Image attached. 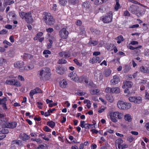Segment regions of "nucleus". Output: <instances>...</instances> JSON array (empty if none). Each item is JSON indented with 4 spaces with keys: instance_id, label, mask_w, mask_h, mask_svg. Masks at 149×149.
Listing matches in <instances>:
<instances>
[{
    "instance_id": "7",
    "label": "nucleus",
    "mask_w": 149,
    "mask_h": 149,
    "mask_svg": "<svg viewBox=\"0 0 149 149\" xmlns=\"http://www.w3.org/2000/svg\"><path fill=\"white\" fill-rule=\"evenodd\" d=\"M24 63L22 61H18L16 62L14 64L15 67L19 68L20 72H23L25 70L24 67L23 66Z\"/></svg>"
},
{
    "instance_id": "59",
    "label": "nucleus",
    "mask_w": 149,
    "mask_h": 149,
    "mask_svg": "<svg viewBox=\"0 0 149 149\" xmlns=\"http://www.w3.org/2000/svg\"><path fill=\"white\" fill-rule=\"evenodd\" d=\"M124 15L125 16H129L130 14L129 12L127 11H125L124 13Z\"/></svg>"
},
{
    "instance_id": "25",
    "label": "nucleus",
    "mask_w": 149,
    "mask_h": 149,
    "mask_svg": "<svg viewBox=\"0 0 149 149\" xmlns=\"http://www.w3.org/2000/svg\"><path fill=\"white\" fill-rule=\"evenodd\" d=\"M22 143V141L19 140H15L11 142V144L12 145H14L15 144H17L18 146H20L21 145Z\"/></svg>"
},
{
    "instance_id": "46",
    "label": "nucleus",
    "mask_w": 149,
    "mask_h": 149,
    "mask_svg": "<svg viewBox=\"0 0 149 149\" xmlns=\"http://www.w3.org/2000/svg\"><path fill=\"white\" fill-rule=\"evenodd\" d=\"M134 139L132 136H130L127 138V140L130 143L132 142Z\"/></svg>"
},
{
    "instance_id": "58",
    "label": "nucleus",
    "mask_w": 149,
    "mask_h": 149,
    "mask_svg": "<svg viewBox=\"0 0 149 149\" xmlns=\"http://www.w3.org/2000/svg\"><path fill=\"white\" fill-rule=\"evenodd\" d=\"M2 134H7L8 133L9 131L7 129H4L2 130Z\"/></svg>"
},
{
    "instance_id": "22",
    "label": "nucleus",
    "mask_w": 149,
    "mask_h": 149,
    "mask_svg": "<svg viewBox=\"0 0 149 149\" xmlns=\"http://www.w3.org/2000/svg\"><path fill=\"white\" fill-rule=\"evenodd\" d=\"M14 2L15 1L13 0H5L3 3V5L4 6L10 5L14 3Z\"/></svg>"
},
{
    "instance_id": "54",
    "label": "nucleus",
    "mask_w": 149,
    "mask_h": 149,
    "mask_svg": "<svg viewBox=\"0 0 149 149\" xmlns=\"http://www.w3.org/2000/svg\"><path fill=\"white\" fill-rule=\"evenodd\" d=\"M7 31H6V30L3 29L0 31V34H5L7 33Z\"/></svg>"
},
{
    "instance_id": "9",
    "label": "nucleus",
    "mask_w": 149,
    "mask_h": 149,
    "mask_svg": "<svg viewBox=\"0 0 149 149\" xmlns=\"http://www.w3.org/2000/svg\"><path fill=\"white\" fill-rule=\"evenodd\" d=\"M139 8L138 6L135 5H132L129 8V10L131 13L136 15L139 13Z\"/></svg>"
},
{
    "instance_id": "45",
    "label": "nucleus",
    "mask_w": 149,
    "mask_h": 149,
    "mask_svg": "<svg viewBox=\"0 0 149 149\" xmlns=\"http://www.w3.org/2000/svg\"><path fill=\"white\" fill-rule=\"evenodd\" d=\"M111 88L109 87H107L105 89V91L107 93H111Z\"/></svg>"
},
{
    "instance_id": "14",
    "label": "nucleus",
    "mask_w": 149,
    "mask_h": 149,
    "mask_svg": "<svg viewBox=\"0 0 149 149\" xmlns=\"http://www.w3.org/2000/svg\"><path fill=\"white\" fill-rule=\"evenodd\" d=\"M7 100V98L6 97H4L3 98H0V104L2 105L3 109L5 110L7 109L6 104Z\"/></svg>"
},
{
    "instance_id": "1",
    "label": "nucleus",
    "mask_w": 149,
    "mask_h": 149,
    "mask_svg": "<svg viewBox=\"0 0 149 149\" xmlns=\"http://www.w3.org/2000/svg\"><path fill=\"white\" fill-rule=\"evenodd\" d=\"M50 72L51 70L49 68L45 67L43 68L38 72L40 79L48 80L50 76Z\"/></svg>"
},
{
    "instance_id": "19",
    "label": "nucleus",
    "mask_w": 149,
    "mask_h": 149,
    "mask_svg": "<svg viewBox=\"0 0 149 149\" xmlns=\"http://www.w3.org/2000/svg\"><path fill=\"white\" fill-rule=\"evenodd\" d=\"M140 70L143 73H148L149 72V71L148 68L146 67L141 66L140 68Z\"/></svg>"
},
{
    "instance_id": "6",
    "label": "nucleus",
    "mask_w": 149,
    "mask_h": 149,
    "mask_svg": "<svg viewBox=\"0 0 149 149\" xmlns=\"http://www.w3.org/2000/svg\"><path fill=\"white\" fill-rule=\"evenodd\" d=\"M69 33L68 32L65 28H63L59 32V35L60 37L64 39H66L68 38Z\"/></svg>"
},
{
    "instance_id": "63",
    "label": "nucleus",
    "mask_w": 149,
    "mask_h": 149,
    "mask_svg": "<svg viewBox=\"0 0 149 149\" xmlns=\"http://www.w3.org/2000/svg\"><path fill=\"white\" fill-rule=\"evenodd\" d=\"M65 52H62L59 53V55L61 57H63L65 55Z\"/></svg>"
},
{
    "instance_id": "55",
    "label": "nucleus",
    "mask_w": 149,
    "mask_h": 149,
    "mask_svg": "<svg viewBox=\"0 0 149 149\" xmlns=\"http://www.w3.org/2000/svg\"><path fill=\"white\" fill-rule=\"evenodd\" d=\"M43 54H51V52L50 51L48 50H45L43 51Z\"/></svg>"
},
{
    "instance_id": "62",
    "label": "nucleus",
    "mask_w": 149,
    "mask_h": 149,
    "mask_svg": "<svg viewBox=\"0 0 149 149\" xmlns=\"http://www.w3.org/2000/svg\"><path fill=\"white\" fill-rule=\"evenodd\" d=\"M85 121H81L80 122V126L82 128H84V127Z\"/></svg>"
},
{
    "instance_id": "44",
    "label": "nucleus",
    "mask_w": 149,
    "mask_h": 149,
    "mask_svg": "<svg viewBox=\"0 0 149 149\" xmlns=\"http://www.w3.org/2000/svg\"><path fill=\"white\" fill-rule=\"evenodd\" d=\"M82 81L87 84L88 83V79L86 77H83L82 78Z\"/></svg>"
},
{
    "instance_id": "61",
    "label": "nucleus",
    "mask_w": 149,
    "mask_h": 149,
    "mask_svg": "<svg viewBox=\"0 0 149 149\" xmlns=\"http://www.w3.org/2000/svg\"><path fill=\"white\" fill-rule=\"evenodd\" d=\"M82 22L80 20H78L76 22V24L78 26H81L82 24Z\"/></svg>"
},
{
    "instance_id": "13",
    "label": "nucleus",
    "mask_w": 149,
    "mask_h": 149,
    "mask_svg": "<svg viewBox=\"0 0 149 149\" xmlns=\"http://www.w3.org/2000/svg\"><path fill=\"white\" fill-rule=\"evenodd\" d=\"M120 81L119 77L117 75H114L113 77V79L110 81L112 85H115L118 84Z\"/></svg>"
},
{
    "instance_id": "39",
    "label": "nucleus",
    "mask_w": 149,
    "mask_h": 149,
    "mask_svg": "<svg viewBox=\"0 0 149 149\" xmlns=\"http://www.w3.org/2000/svg\"><path fill=\"white\" fill-rule=\"evenodd\" d=\"M141 47L142 46H139L136 47H134L132 45L128 46L127 47L128 48L132 50H133L134 49H137Z\"/></svg>"
},
{
    "instance_id": "60",
    "label": "nucleus",
    "mask_w": 149,
    "mask_h": 149,
    "mask_svg": "<svg viewBox=\"0 0 149 149\" xmlns=\"http://www.w3.org/2000/svg\"><path fill=\"white\" fill-rule=\"evenodd\" d=\"M139 25L138 24H134L133 25H131L129 27L130 28H138L139 27Z\"/></svg>"
},
{
    "instance_id": "43",
    "label": "nucleus",
    "mask_w": 149,
    "mask_h": 149,
    "mask_svg": "<svg viewBox=\"0 0 149 149\" xmlns=\"http://www.w3.org/2000/svg\"><path fill=\"white\" fill-rule=\"evenodd\" d=\"M13 86H21V84L17 80L15 79V81L14 82Z\"/></svg>"
},
{
    "instance_id": "24",
    "label": "nucleus",
    "mask_w": 149,
    "mask_h": 149,
    "mask_svg": "<svg viewBox=\"0 0 149 149\" xmlns=\"http://www.w3.org/2000/svg\"><path fill=\"white\" fill-rule=\"evenodd\" d=\"M111 93H120L119 88L118 87L111 88Z\"/></svg>"
},
{
    "instance_id": "48",
    "label": "nucleus",
    "mask_w": 149,
    "mask_h": 149,
    "mask_svg": "<svg viewBox=\"0 0 149 149\" xmlns=\"http://www.w3.org/2000/svg\"><path fill=\"white\" fill-rule=\"evenodd\" d=\"M43 130L46 132H49L51 130L49 127L47 126H45L44 127Z\"/></svg>"
},
{
    "instance_id": "56",
    "label": "nucleus",
    "mask_w": 149,
    "mask_h": 149,
    "mask_svg": "<svg viewBox=\"0 0 149 149\" xmlns=\"http://www.w3.org/2000/svg\"><path fill=\"white\" fill-rule=\"evenodd\" d=\"M46 30L47 32L49 33H51L54 31L53 29L52 28L47 29H46Z\"/></svg>"
},
{
    "instance_id": "17",
    "label": "nucleus",
    "mask_w": 149,
    "mask_h": 149,
    "mask_svg": "<svg viewBox=\"0 0 149 149\" xmlns=\"http://www.w3.org/2000/svg\"><path fill=\"white\" fill-rule=\"evenodd\" d=\"M125 102L123 101H119L117 104L118 107L120 109H124Z\"/></svg>"
},
{
    "instance_id": "42",
    "label": "nucleus",
    "mask_w": 149,
    "mask_h": 149,
    "mask_svg": "<svg viewBox=\"0 0 149 149\" xmlns=\"http://www.w3.org/2000/svg\"><path fill=\"white\" fill-rule=\"evenodd\" d=\"M36 93V91H35L34 89L31 91L29 93V95L31 97V98H33V95Z\"/></svg>"
},
{
    "instance_id": "21",
    "label": "nucleus",
    "mask_w": 149,
    "mask_h": 149,
    "mask_svg": "<svg viewBox=\"0 0 149 149\" xmlns=\"http://www.w3.org/2000/svg\"><path fill=\"white\" fill-rule=\"evenodd\" d=\"M67 85V83L65 80H63L60 82V86L62 88H65Z\"/></svg>"
},
{
    "instance_id": "53",
    "label": "nucleus",
    "mask_w": 149,
    "mask_h": 149,
    "mask_svg": "<svg viewBox=\"0 0 149 149\" xmlns=\"http://www.w3.org/2000/svg\"><path fill=\"white\" fill-rule=\"evenodd\" d=\"M116 39L117 40H120L123 41V38L122 36H120L116 38Z\"/></svg>"
},
{
    "instance_id": "31",
    "label": "nucleus",
    "mask_w": 149,
    "mask_h": 149,
    "mask_svg": "<svg viewBox=\"0 0 149 149\" xmlns=\"http://www.w3.org/2000/svg\"><path fill=\"white\" fill-rule=\"evenodd\" d=\"M100 60V58L98 57L95 56V57H93L92 60V63H97V61H99Z\"/></svg>"
},
{
    "instance_id": "33",
    "label": "nucleus",
    "mask_w": 149,
    "mask_h": 149,
    "mask_svg": "<svg viewBox=\"0 0 149 149\" xmlns=\"http://www.w3.org/2000/svg\"><path fill=\"white\" fill-rule=\"evenodd\" d=\"M34 68V66L33 64H30L29 66H26L24 67L25 70H28L32 69Z\"/></svg>"
},
{
    "instance_id": "47",
    "label": "nucleus",
    "mask_w": 149,
    "mask_h": 149,
    "mask_svg": "<svg viewBox=\"0 0 149 149\" xmlns=\"http://www.w3.org/2000/svg\"><path fill=\"white\" fill-rule=\"evenodd\" d=\"M49 43L47 44V48L48 49L50 48L53 44V41L52 40L49 39Z\"/></svg>"
},
{
    "instance_id": "5",
    "label": "nucleus",
    "mask_w": 149,
    "mask_h": 149,
    "mask_svg": "<svg viewBox=\"0 0 149 149\" xmlns=\"http://www.w3.org/2000/svg\"><path fill=\"white\" fill-rule=\"evenodd\" d=\"M113 14L111 11L109 12L108 15L102 18V21L104 23H109L112 20Z\"/></svg>"
},
{
    "instance_id": "57",
    "label": "nucleus",
    "mask_w": 149,
    "mask_h": 149,
    "mask_svg": "<svg viewBox=\"0 0 149 149\" xmlns=\"http://www.w3.org/2000/svg\"><path fill=\"white\" fill-rule=\"evenodd\" d=\"M90 42L94 46L97 45L98 43V41H91Z\"/></svg>"
},
{
    "instance_id": "51",
    "label": "nucleus",
    "mask_w": 149,
    "mask_h": 149,
    "mask_svg": "<svg viewBox=\"0 0 149 149\" xmlns=\"http://www.w3.org/2000/svg\"><path fill=\"white\" fill-rule=\"evenodd\" d=\"M34 90L36 91L37 93H42V91L38 87L36 88Z\"/></svg>"
},
{
    "instance_id": "41",
    "label": "nucleus",
    "mask_w": 149,
    "mask_h": 149,
    "mask_svg": "<svg viewBox=\"0 0 149 149\" xmlns=\"http://www.w3.org/2000/svg\"><path fill=\"white\" fill-rule=\"evenodd\" d=\"M60 4L63 6H64L67 3V0H59Z\"/></svg>"
},
{
    "instance_id": "40",
    "label": "nucleus",
    "mask_w": 149,
    "mask_h": 149,
    "mask_svg": "<svg viewBox=\"0 0 149 149\" xmlns=\"http://www.w3.org/2000/svg\"><path fill=\"white\" fill-rule=\"evenodd\" d=\"M116 4L115 6V9L117 10L119 9L120 5L119 3V0H116Z\"/></svg>"
},
{
    "instance_id": "15",
    "label": "nucleus",
    "mask_w": 149,
    "mask_h": 149,
    "mask_svg": "<svg viewBox=\"0 0 149 149\" xmlns=\"http://www.w3.org/2000/svg\"><path fill=\"white\" fill-rule=\"evenodd\" d=\"M65 70V69L64 68L60 67V66H57L56 68V72L60 74H63Z\"/></svg>"
},
{
    "instance_id": "38",
    "label": "nucleus",
    "mask_w": 149,
    "mask_h": 149,
    "mask_svg": "<svg viewBox=\"0 0 149 149\" xmlns=\"http://www.w3.org/2000/svg\"><path fill=\"white\" fill-rule=\"evenodd\" d=\"M22 138L24 141H25L27 139L29 138V137L26 134H23L22 135Z\"/></svg>"
},
{
    "instance_id": "30",
    "label": "nucleus",
    "mask_w": 149,
    "mask_h": 149,
    "mask_svg": "<svg viewBox=\"0 0 149 149\" xmlns=\"http://www.w3.org/2000/svg\"><path fill=\"white\" fill-rule=\"evenodd\" d=\"M91 1H93L94 4L96 5H99L102 3V0H91Z\"/></svg>"
},
{
    "instance_id": "52",
    "label": "nucleus",
    "mask_w": 149,
    "mask_h": 149,
    "mask_svg": "<svg viewBox=\"0 0 149 149\" xmlns=\"http://www.w3.org/2000/svg\"><path fill=\"white\" fill-rule=\"evenodd\" d=\"M5 61V60L3 58H0V65H2L4 63Z\"/></svg>"
},
{
    "instance_id": "3",
    "label": "nucleus",
    "mask_w": 149,
    "mask_h": 149,
    "mask_svg": "<svg viewBox=\"0 0 149 149\" xmlns=\"http://www.w3.org/2000/svg\"><path fill=\"white\" fill-rule=\"evenodd\" d=\"M44 15L45 16L43 17V19L47 25L51 26L54 24L55 20L50 13H45Z\"/></svg>"
},
{
    "instance_id": "27",
    "label": "nucleus",
    "mask_w": 149,
    "mask_h": 149,
    "mask_svg": "<svg viewBox=\"0 0 149 149\" xmlns=\"http://www.w3.org/2000/svg\"><path fill=\"white\" fill-rule=\"evenodd\" d=\"M89 4L87 1L84 2L82 5L83 8H85L86 9H88L90 7Z\"/></svg>"
},
{
    "instance_id": "16",
    "label": "nucleus",
    "mask_w": 149,
    "mask_h": 149,
    "mask_svg": "<svg viewBox=\"0 0 149 149\" xmlns=\"http://www.w3.org/2000/svg\"><path fill=\"white\" fill-rule=\"evenodd\" d=\"M124 85L122 86L123 88H125L126 87L130 88L132 86V84L131 81H126L124 82Z\"/></svg>"
},
{
    "instance_id": "23",
    "label": "nucleus",
    "mask_w": 149,
    "mask_h": 149,
    "mask_svg": "<svg viewBox=\"0 0 149 149\" xmlns=\"http://www.w3.org/2000/svg\"><path fill=\"white\" fill-rule=\"evenodd\" d=\"M123 142V140L121 139H117L116 141V146H117L118 148L119 146H120Z\"/></svg>"
},
{
    "instance_id": "12",
    "label": "nucleus",
    "mask_w": 149,
    "mask_h": 149,
    "mask_svg": "<svg viewBox=\"0 0 149 149\" xmlns=\"http://www.w3.org/2000/svg\"><path fill=\"white\" fill-rule=\"evenodd\" d=\"M68 76L70 77L72 80H73L75 82H79V78L76 74L74 72L70 73L69 74Z\"/></svg>"
},
{
    "instance_id": "49",
    "label": "nucleus",
    "mask_w": 149,
    "mask_h": 149,
    "mask_svg": "<svg viewBox=\"0 0 149 149\" xmlns=\"http://www.w3.org/2000/svg\"><path fill=\"white\" fill-rule=\"evenodd\" d=\"M65 54L64 56V57L65 58H68L70 56V54L68 52H65Z\"/></svg>"
},
{
    "instance_id": "2",
    "label": "nucleus",
    "mask_w": 149,
    "mask_h": 149,
    "mask_svg": "<svg viewBox=\"0 0 149 149\" xmlns=\"http://www.w3.org/2000/svg\"><path fill=\"white\" fill-rule=\"evenodd\" d=\"M19 15L22 19H24L27 23H31L33 21V19L30 12L25 13L22 12L19 13Z\"/></svg>"
},
{
    "instance_id": "34",
    "label": "nucleus",
    "mask_w": 149,
    "mask_h": 149,
    "mask_svg": "<svg viewBox=\"0 0 149 149\" xmlns=\"http://www.w3.org/2000/svg\"><path fill=\"white\" fill-rule=\"evenodd\" d=\"M105 97L107 100H108L109 102H112L113 101L112 97L111 95H107Z\"/></svg>"
},
{
    "instance_id": "4",
    "label": "nucleus",
    "mask_w": 149,
    "mask_h": 149,
    "mask_svg": "<svg viewBox=\"0 0 149 149\" xmlns=\"http://www.w3.org/2000/svg\"><path fill=\"white\" fill-rule=\"evenodd\" d=\"M109 116L111 120L114 123L117 121L116 118L119 119L122 118V114L121 113L117 112H111L109 113Z\"/></svg>"
},
{
    "instance_id": "64",
    "label": "nucleus",
    "mask_w": 149,
    "mask_h": 149,
    "mask_svg": "<svg viewBox=\"0 0 149 149\" xmlns=\"http://www.w3.org/2000/svg\"><path fill=\"white\" fill-rule=\"evenodd\" d=\"M146 129L149 131V123H146L145 125Z\"/></svg>"
},
{
    "instance_id": "32",
    "label": "nucleus",
    "mask_w": 149,
    "mask_h": 149,
    "mask_svg": "<svg viewBox=\"0 0 149 149\" xmlns=\"http://www.w3.org/2000/svg\"><path fill=\"white\" fill-rule=\"evenodd\" d=\"M39 136L42 137V138L46 141H48L49 140V138L46 137L45 133H41L39 135Z\"/></svg>"
},
{
    "instance_id": "36",
    "label": "nucleus",
    "mask_w": 149,
    "mask_h": 149,
    "mask_svg": "<svg viewBox=\"0 0 149 149\" xmlns=\"http://www.w3.org/2000/svg\"><path fill=\"white\" fill-rule=\"evenodd\" d=\"M128 146L127 144L124 143L122 145L121 144L120 146H119L117 149H123L124 148H127Z\"/></svg>"
},
{
    "instance_id": "37",
    "label": "nucleus",
    "mask_w": 149,
    "mask_h": 149,
    "mask_svg": "<svg viewBox=\"0 0 149 149\" xmlns=\"http://www.w3.org/2000/svg\"><path fill=\"white\" fill-rule=\"evenodd\" d=\"M68 1L71 4L74 5L78 3L79 0H68Z\"/></svg>"
},
{
    "instance_id": "50",
    "label": "nucleus",
    "mask_w": 149,
    "mask_h": 149,
    "mask_svg": "<svg viewBox=\"0 0 149 149\" xmlns=\"http://www.w3.org/2000/svg\"><path fill=\"white\" fill-rule=\"evenodd\" d=\"M11 14V18L12 19H13V18H15L16 17V15L15 13H14L12 11H10L9 12V15Z\"/></svg>"
},
{
    "instance_id": "20",
    "label": "nucleus",
    "mask_w": 149,
    "mask_h": 149,
    "mask_svg": "<svg viewBox=\"0 0 149 149\" xmlns=\"http://www.w3.org/2000/svg\"><path fill=\"white\" fill-rule=\"evenodd\" d=\"M111 72V70L109 69H106L104 72V74L106 77L109 76Z\"/></svg>"
},
{
    "instance_id": "10",
    "label": "nucleus",
    "mask_w": 149,
    "mask_h": 149,
    "mask_svg": "<svg viewBox=\"0 0 149 149\" xmlns=\"http://www.w3.org/2000/svg\"><path fill=\"white\" fill-rule=\"evenodd\" d=\"M94 78L97 81H100L103 79L102 73L99 71H95L94 72Z\"/></svg>"
},
{
    "instance_id": "35",
    "label": "nucleus",
    "mask_w": 149,
    "mask_h": 149,
    "mask_svg": "<svg viewBox=\"0 0 149 149\" xmlns=\"http://www.w3.org/2000/svg\"><path fill=\"white\" fill-rule=\"evenodd\" d=\"M67 61L64 60L63 59H59L58 62L57 63L58 64H65L67 63Z\"/></svg>"
},
{
    "instance_id": "28",
    "label": "nucleus",
    "mask_w": 149,
    "mask_h": 149,
    "mask_svg": "<svg viewBox=\"0 0 149 149\" xmlns=\"http://www.w3.org/2000/svg\"><path fill=\"white\" fill-rule=\"evenodd\" d=\"M47 125L51 127L52 128H53L54 127L55 123L53 121H48L47 122Z\"/></svg>"
},
{
    "instance_id": "11",
    "label": "nucleus",
    "mask_w": 149,
    "mask_h": 149,
    "mask_svg": "<svg viewBox=\"0 0 149 149\" xmlns=\"http://www.w3.org/2000/svg\"><path fill=\"white\" fill-rule=\"evenodd\" d=\"M129 100L131 102H134L135 103L140 104L141 102V97H130L129 98Z\"/></svg>"
},
{
    "instance_id": "8",
    "label": "nucleus",
    "mask_w": 149,
    "mask_h": 149,
    "mask_svg": "<svg viewBox=\"0 0 149 149\" xmlns=\"http://www.w3.org/2000/svg\"><path fill=\"white\" fill-rule=\"evenodd\" d=\"M17 125V123L16 122H12L10 123L3 124L2 125V127L3 128L13 129L16 127Z\"/></svg>"
},
{
    "instance_id": "18",
    "label": "nucleus",
    "mask_w": 149,
    "mask_h": 149,
    "mask_svg": "<svg viewBox=\"0 0 149 149\" xmlns=\"http://www.w3.org/2000/svg\"><path fill=\"white\" fill-rule=\"evenodd\" d=\"M124 118L125 121L128 122H131L132 120L131 116L129 114H126Z\"/></svg>"
},
{
    "instance_id": "29",
    "label": "nucleus",
    "mask_w": 149,
    "mask_h": 149,
    "mask_svg": "<svg viewBox=\"0 0 149 149\" xmlns=\"http://www.w3.org/2000/svg\"><path fill=\"white\" fill-rule=\"evenodd\" d=\"M14 81H15L14 79H12L9 80H7L6 81V83L7 84H9L13 86Z\"/></svg>"
},
{
    "instance_id": "26",
    "label": "nucleus",
    "mask_w": 149,
    "mask_h": 149,
    "mask_svg": "<svg viewBox=\"0 0 149 149\" xmlns=\"http://www.w3.org/2000/svg\"><path fill=\"white\" fill-rule=\"evenodd\" d=\"M125 106H124V109L127 110L130 109L131 107V104L129 103H126L125 102Z\"/></svg>"
}]
</instances>
